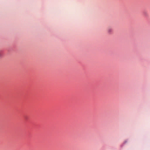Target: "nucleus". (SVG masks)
<instances>
[{
    "label": "nucleus",
    "instance_id": "1",
    "mask_svg": "<svg viewBox=\"0 0 150 150\" xmlns=\"http://www.w3.org/2000/svg\"><path fill=\"white\" fill-rule=\"evenodd\" d=\"M107 31L109 33H110L112 32V30L111 28H109L108 29Z\"/></svg>",
    "mask_w": 150,
    "mask_h": 150
},
{
    "label": "nucleus",
    "instance_id": "2",
    "mask_svg": "<svg viewBox=\"0 0 150 150\" xmlns=\"http://www.w3.org/2000/svg\"><path fill=\"white\" fill-rule=\"evenodd\" d=\"M1 56H2V54L1 53V51H0V57H1Z\"/></svg>",
    "mask_w": 150,
    "mask_h": 150
}]
</instances>
